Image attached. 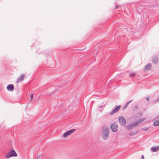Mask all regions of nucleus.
I'll return each instance as SVG.
<instances>
[{
	"label": "nucleus",
	"mask_w": 159,
	"mask_h": 159,
	"mask_svg": "<svg viewBox=\"0 0 159 159\" xmlns=\"http://www.w3.org/2000/svg\"><path fill=\"white\" fill-rule=\"evenodd\" d=\"M144 120V119H140L138 121L130 124L129 125L126 127L127 129L128 130L132 129L133 127L138 125L139 124L142 122Z\"/></svg>",
	"instance_id": "obj_1"
},
{
	"label": "nucleus",
	"mask_w": 159,
	"mask_h": 159,
	"mask_svg": "<svg viewBox=\"0 0 159 159\" xmlns=\"http://www.w3.org/2000/svg\"><path fill=\"white\" fill-rule=\"evenodd\" d=\"M17 156V155L14 149H12L7 154L6 157L8 158L11 157H16Z\"/></svg>",
	"instance_id": "obj_2"
},
{
	"label": "nucleus",
	"mask_w": 159,
	"mask_h": 159,
	"mask_svg": "<svg viewBox=\"0 0 159 159\" xmlns=\"http://www.w3.org/2000/svg\"><path fill=\"white\" fill-rule=\"evenodd\" d=\"M118 121L121 125L125 126L126 124V121L123 117H120L118 119Z\"/></svg>",
	"instance_id": "obj_3"
},
{
	"label": "nucleus",
	"mask_w": 159,
	"mask_h": 159,
	"mask_svg": "<svg viewBox=\"0 0 159 159\" xmlns=\"http://www.w3.org/2000/svg\"><path fill=\"white\" fill-rule=\"evenodd\" d=\"M109 133L107 129L106 128L104 129L102 132V136L103 138L104 139H107Z\"/></svg>",
	"instance_id": "obj_4"
},
{
	"label": "nucleus",
	"mask_w": 159,
	"mask_h": 159,
	"mask_svg": "<svg viewBox=\"0 0 159 159\" xmlns=\"http://www.w3.org/2000/svg\"><path fill=\"white\" fill-rule=\"evenodd\" d=\"M75 131V129L67 131L63 134V136L64 138H66L67 136L70 135L74 133Z\"/></svg>",
	"instance_id": "obj_5"
},
{
	"label": "nucleus",
	"mask_w": 159,
	"mask_h": 159,
	"mask_svg": "<svg viewBox=\"0 0 159 159\" xmlns=\"http://www.w3.org/2000/svg\"><path fill=\"white\" fill-rule=\"evenodd\" d=\"M118 125L115 122L111 125V128L112 131L113 132H116L118 130Z\"/></svg>",
	"instance_id": "obj_6"
},
{
	"label": "nucleus",
	"mask_w": 159,
	"mask_h": 159,
	"mask_svg": "<svg viewBox=\"0 0 159 159\" xmlns=\"http://www.w3.org/2000/svg\"><path fill=\"white\" fill-rule=\"evenodd\" d=\"M121 107V106L120 105L118 106V107H116L114 109L112 110L111 112L110 113V115H112L113 114H114L116 113L117 111H118L119 109H120Z\"/></svg>",
	"instance_id": "obj_7"
},
{
	"label": "nucleus",
	"mask_w": 159,
	"mask_h": 159,
	"mask_svg": "<svg viewBox=\"0 0 159 159\" xmlns=\"http://www.w3.org/2000/svg\"><path fill=\"white\" fill-rule=\"evenodd\" d=\"M14 86L13 84H11L8 85L7 87V89L8 91L12 92L14 90Z\"/></svg>",
	"instance_id": "obj_8"
},
{
	"label": "nucleus",
	"mask_w": 159,
	"mask_h": 159,
	"mask_svg": "<svg viewBox=\"0 0 159 159\" xmlns=\"http://www.w3.org/2000/svg\"><path fill=\"white\" fill-rule=\"evenodd\" d=\"M24 77L25 75L24 74H22L20 75L19 77L18 78L17 82L18 83L19 82L22 81L24 80Z\"/></svg>",
	"instance_id": "obj_9"
},
{
	"label": "nucleus",
	"mask_w": 159,
	"mask_h": 159,
	"mask_svg": "<svg viewBox=\"0 0 159 159\" xmlns=\"http://www.w3.org/2000/svg\"><path fill=\"white\" fill-rule=\"evenodd\" d=\"M152 65L150 63H148L145 66L144 69L145 70H148L151 69Z\"/></svg>",
	"instance_id": "obj_10"
},
{
	"label": "nucleus",
	"mask_w": 159,
	"mask_h": 159,
	"mask_svg": "<svg viewBox=\"0 0 159 159\" xmlns=\"http://www.w3.org/2000/svg\"><path fill=\"white\" fill-rule=\"evenodd\" d=\"M151 150L153 152H156L159 150V146H157L155 147H152Z\"/></svg>",
	"instance_id": "obj_11"
},
{
	"label": "nucleus",
	"mask_w": 159,
	"mask_h": 159,
	"mask_svg": "<svg viewBox=\"0 0 159 159\" xmlns=\"http://www.w3.org/2000/svg\"><path fill=\"white\" fill-rule=\"evenodd\" d=\"M158 61V59L157 57H154L152 58V61L155 64L157 63Z\"/></svg>",
	"instance_id": "obj_12"
},
{
	"label": "nucleus",
	"mask_w": 159,
	"mask_h": 159,
	"mask_svg": "<svg viewBox=\"0 0 159 159\" xmlns=\"http://www.w3.org/2000/svg\"><path fill=\"white\" fill-rule=\"evenodd\" d=\"M138 132V131L137 130H135V131L134 132H131L130 133V136L134 135L135 134H137Z\"/></svg>",
	"instance_id": "obj_13"
},
{
	"label": "nucleus",
	"mask_w": 159,
	"mask_h": 159,
	"mask_svg": "<svg viewBox=\"0 0 159 159\" xmlns=\"http://www.w3.org/2000/svg\"><path fill=\"white\" fill-rule=\"evenodd\" d=\"M132 100H131L129 102H128L127 103H126V104H125V106L123 108V109H124L126 108L128 105L132 101Z\"/></svg>",
	"instance_id": "obj_14"
},
{
	"label": "nucleus",
	"mask_w": 159,
	"mask_h": 159,
	"mask_svg": "<svg viewBox=\"0 0 159 159\" xmlns=\"http://www.w3.org/2000/svg\"><path fill=\"white\" fill-rule=\"evenodd\" d=\"M154 125L155 126H157L159 125V120H157L153 123Z\"/></svg>",
	"instance_id": "obj_15"
},
{
	"label": "nucleus",
	"mask_w": 159,
	"mask_h": 159,
	"mask_svg": "<svg viewBox=\"0 0 159 159\" xmlns=\"http://www.w3.org/2000/svg\"><path fill=\"white\" fill-rule=\"evenodd\" d=\"M135 73H130L129 74V76L131 77H133L135 75Z\"/></svg>",
	"instance_id": "obj_16"
},
{
	"label": "nucleus",
	"mask_w": 159,
	"mask_h": 159,
	"mask_svg": "<svg viewBox=\"0 0 159 159\" xmlns=\"http://www.w3.org/2000/svg\"><path fill=\"white\" fill-rule=\"evenodd\" d=\"M159 101V97L157 99H154L153 100V102L154 103H156Z\"/></svg>",
	"instance_id": "obj_17"
},
{
	"label": "nucleus",
	"mask_w": 159,
	"mask_h": 159,
	"mask_svg": "<svg viewBox=\"0 0 159 159\" xmlns=\"http://www.w3.org/2000/svg\"><path fill=\"white\" fill-rule=\"evenodd\" d=\"M149 128H148V127H144L143 128H142V130H143L145 131H147L148 130Z\"/></svg>",
	"instance_id": "obj_18"
},
{
	"label": "nucleus",
	"mask_w": 159,
	"mask_h": 159,
	"mask_svg": "<svg viewBox=\"0 0 159 159\" xmlns=\"http://www.w3.org/2000/svg\"><path fill=\"white\" fill-rule=\"evenodd\" d=\"M139 107L138 106H135L134 107L133 109L134 111H135L138 109Z\"/></svg>",
	"instance_id": "obj_19"
},
{
	"label": "nucleus",
	"mask_w": 159,
	"mask_h": 159,
	"mask_svg": "<svg viewBox=\"0 0 159 159\" xmlns=\"http://www.w3.org/2000/svg\"><path fill=\"white\" fill-rule=\"evenodd\" d=\"M33 95H34V94L33 93H32L31 95H30V100H31L33 98Z\"/></svg>",
	"instance_id": "obj_20"
},
{
	"label": "nucleus",
	"mask_w": 159,
	"mask_h": 159,
	"mask_svg": "<svg viewBox=\"0 0 159 159\" xmlns=\"http://www.w3.org/2000/svg\"><path fill=\"white\" fill-rule=\"evenodd\" d=\"M42 158V156L41 155H39L37 159H41Z\"/></svg>",
	"instance_id": "obj_21"
},
{
	"label": "nucleus",
	"mask_w": 159,
	"mask_h": 159,
	"mask_svg": "<svg viewBox=\"0 0 159 159\" xmlns=\"http://www.w3.org/2000/svg\"><path fill=\"white\" fill-rule=\"evenodd\" d=\"M146 99L147 101H148L149 100V98L148 97H147L146 98Z\"/></svg>",
	"instance_id": "obj_22"
},
{
	"label": "nucleus",
	"mask_w": 159,
	"mask_h": 159,
	"mask_svg": "<svg viewBox=\"0 0 159 159\" xmlns=\"http://www.w3.org/2000/svg\"><path fill=\"white\" fill-rule=\"evenodd\" d=\"M119 7V6L118 5H116L115 6V8H117Z\"/></svg>",
	"instance_id": "obj_23"
},
{
	"label": "nucleus",
	"mask_w": 159,
	"mask_h": 159,
	"mask_svg": "<svg viewBox=\"0 0 159 159\" xmlns=\"http://www.w3.org/2000/svg\"><path fill=\"white\" fill-rule=\"evenodd\" d=\"M142 159H144V156L143 155L142 156Z\"/></svg>",
	"instance_id": "obj_24"
},
{
	"label": "nucleus",
	"mask_w": 159,
	"mask_h": 159,
	"mask_svg": "<svg viewBox=\"0 0 159 159\" xmlns=\"http://www.w3.org/2000/svg\"><path fill=\"white\" fill-rule=\"evenodd\" d=\"M100 108H101L102 107H100Z\"/></svg>",
	"instance_id": "obj_25"
}]
</instances>
